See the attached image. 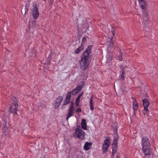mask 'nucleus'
Listing matches in <instances>:
<instances>
[{
    "label": "nucleus",
    "instance_id": "nucleus-1",
    "mask_svg": "<svg viewBox=\"0 0 158 158\" xmlns=\"http://www.w3.org/2000/svg\"><path fill=\"white\" fill-rule=\"evenodd\" d=\"M92 48V45L89 46L82 55L80 65L83 70H85L89 67L91 61L89 54Z\"/></svg>",
    "mask_w": 158,
    "mask_h": 158
},
{
    "label": "nucleus",
    "instance_id": "nucleus-2",
    "mask_svg": "<svg viewBox=\"0 0 158 158\" xmlns=\"http://www.w3.org/2000/svg\"><path fill=\"white\" fill-rule=\"evenodd\" d=\"M32 6L31 11L32 16L35 19H36L38 18L39 15L38 6L36 2H33Z\"/></svg>",
    "mask_w": 158,
    "mask_h": 158
},
{
    "label": "nucleus",
    "instance_id": "nucleus-3",
    "mask_svg": "<svg viewBox=\"0 0 158 158\" xmlns=\"http://www.w3.org/2000/svg\"><path fill=\"white\" fill-rule=\"evenodd\" d=\"M143 105L144 107V109L142 110L143 113L145 115L148 111V107L150 105V103L148 99L145 98L142 99Z\"/></svg>",
    "mask_w": 158,
    "mask_h": 158
},
{
    "label": "nucleus",
    "instance_id": "nucleus-4",
    "mask_svg": "<svg viewBox=\"0 0 158 158\" xmlns=\"http://www.w3.org/2000/svg\"><path fill=\"white\" fill-rule=\"evenodd\" d=\"M75 133L77 138L82 140L85 139L84 135L85 132L82 130L80 129L79 127H77L76 129Z\"/></svg>",
    "mask_w": 158,
    "mask_h": 158
},
{
    "label": "nucleus",
    "instance_id": "nucleus-5",
    "mask_svg": "<svg viewBox=\"0 0 158 158\" xmlns=\"http://www.w3.org/2000/svg\"><path fill=\"white\" fill-rule=\"evenodd\" d=\"M142 145L143 148H150V144L149 139L145 137H143L142 141Z\"/></svg>",
    "mask_w": 158,
    "mask_h": 158
},
{
    "label": "nucleus",
    "instance_id": "nucleus-6",
    "mask_svg": "<svg viewBox=\"0 0 158 158\" xmlns=\"http://www.w3.org/2000/svg\"><path fill=\"white\" fill-rule=\"evenodd\" d=\"M110 143V140L108 138L104 140V143L102 145L103 149L102 151L103 153H106L108 150V148Z\"/></svg>",
    "mask_w": 158,
    "mask_h": 158
},
{
    "label": "nucleus",
    "instance_id": "nucleus-7",
    "mask_svg": "<svg viewBox=\"0 0 158 158\" xmlns=\"http://www.w3.org/2000/svg\"><path fill=\"white\" fill-rule=\"evenodd\" d=\"M74 104L73 102L70 103V106L69 108L68 114L67 116L66 119L68 120L69 118L72 116L74 113Z\"/></svg>",
    "mask_w": 158,
    "mask_h": 158
},
{
    "label": "nucleus",
    "instance_id": "nucleus-8",
    "mask_svg": "<svg viewBox=\"0 0 158 158\" xmlns=\"http://www.w3.org/2000/svg\"><path fill=\"white\" fill-rule=\"evenodd\" d=\"M18 107V104L15 103L12 105L10 107L9 111L11 113H14L15 114H17Z\"/></svg>",
    "mask_w": 158,
    "mask_h": 158
},
{
    "label": "nucleus",
    "instance_id": "nucleus-9",
    "mask_svg": "<svg viewBox=\"0 0 158 158\" xmlns=\"http://www.w3.org/2000/svg\"><path fill=\"white\" fill-rule=\"evenodd\" d=\"M63 100V97L62 96H59L56 99L53 103V105L56 107H58L61 104Z\"/></svg>",
    "mask_w": 158,
    "mask_h": 158
},
{
    "label": "nucleus",
    "instance_id": "nucleus-10",
    "mask_svg": "<svg viewBox=\"0 0 158 158\" xmlns=\"http://www.w3.org/2000/svg\"><path fill=\"white\" fill-rule=\"evenodd\" d=\"M121 67L122 70L120 72H121V78L122 80H124V74L125 73V68H126V66L123 67L122 65L121 66Z\"/></svg>",
    "mask_w": 158,
    "mask_h": 158
},
{
    "label": "nucleus",
    "instance_id": "nucleus-11",
    "mask_svg": "<svg viewBox=\"0 0 158 158\" xmlns=\"http://www.w3.org/2000/svg\"><path fill=\"white\" fill-rule=\"evenodd\" d=\"M92 145V143L86 142L84 146V149L85 150L87 151L90 148Z\"/></svg>",
    "mask_w": 158,
    "mask_h": 158
},
{
    "label": "nucleus",
    "instance_id": "nucleus-12",
    "mask_svg": "<svg viewBox=\"0 0 158 158\" xmlns=\"http://www.w3.org/2000/svg\"><path fill=\"white\" fill-rule=\"evenodd\" d=\"M138 0V1L139 5L142 9H144L146 8V6L145 5L146 2H145V0Z\"/></svg>",
    "mask_w": 158,
    "mask_h": 158
},
{
    "label": "nucleus",
    "instance_id": "nucleus-13",
    "mask_svg": "<svg viewBox=\"0 0 158 158\" xmlns=\"http://www.w3.org/2000/svg\"><path fill=\"white\" fill-rule=\"evenodd\" d=\"M118 144H112V156H114L116 152Z\"/></svg>",
    "mask_w": 158,
    "mask_h": 158
},
{
    "label": "nucleus",
    "instance_id": "nucleus-14",
    "mask_svg": "<svg viewBox=\"0 0 158 158\" xmlns=\"http://www.w3.org/2000/svg\"><path fill=\"white\" fill-rule=\"evenodd\" d=\"M133 107L134 110H137L139 108L138 104L137 103L136 100L135 99L134 101L133 102Z\"/></svg>",
    "mask_w": 158,
    "mask_h": 158
},
{
    "label": "nucleus",
    "instance_id": "nucleus-15",
    "mask_svg": "<svg viewBox=\"0 0 158 158\" xmlns=\"http://www.w3.org/2000/svg\"><path fill=\"white\" fill-rule=\"evenodd\" d=\"M150 148H146L145 149L143 148V152L144 153L145 156L149 155L151 154V152L150 151Z\"/></svg>",
    "mask_w": 158,
    "mask_h": 158
},
{
    "label": "nucleus",
    "instance_id": "nucleus-16",
    "mask_svg": "<svg viewBox=\"0 0 158 158\" xmlns=\"http://www.w3.org/2000/svg\"><path fill=\"white\" fill-rule=\"evenodd\" d=\"M93 96L92 95V96H91L90 98L89 99L90 108V109L92 111L94 109V108L93 106L94 104H93Z\"/></svg>",
    "mask_w": 158,
    "mask_h": 158
},
{
    "label": "nucleus",
    "instance_id": "nucleus-17",
    "mask_svg": "<svg viewBox=\"0 0 158 158\" xmlns=\"http://www.w3.org/2000/svg\"><path fill=\"white\" fill-rule=\"evenodd\" d=\"M81 125L82 128L83 129L86 130L87 129L86 123L85 119H83L82 120Z\"/></svg>",
    "mask_w": 158,
    "mask_h": 158
},
{
    "label": "nucleus",
    "instance_id": "nucleus-18",
    "mask_svg": "<svg viewBox=\"0 0 158 158\" xmlns=\"http://www.w3.org/2000/svg\"><path fill=\"white\" fill-rule=\"evenodd\" d=\"M119 137L117 133L114 135V141L113 143V144H118V141L119 139Z\"/></svg>",
    "mask_w": 158,
    "mask_h": 158
},
{
    "label": "nucleus",
    "instance_id": "nucleus-19",
    "mask_svg": "<svg viewBox=\"0 0 158 158\" xmlns=\"http://www.w3.org/2000/svg\"><path fill=\"white\" fill-rule=\"evenodd\" d=\"M83 49V48L82 45L79 47L78 48L76 49L75 51V53L76 54H79L80 52Z\"/></svg>",
    "mask_w": 158,
    "mask_h": 158
},
{
    "label": "nucleus",
    "instance_id": "nucleus-20",
    "mask_svg": "<svg viewBox=\"0 0 158 158\" xmlns=\"http://www.w3.org/2000/svg\"><path fill=\"white\" fill-rule=\"evenodd\" d=\"M143 14L142 16L143 18V19L144 20L145 19H146V18H147V19H147L148 17V12L145 10L144 9H143Z\"/></svg>",
    "mask_w": 158,
    "mask_h": 158
},
{
    "label": "nucleus",
    "instance_id": "nucleus-21",
    "mask_svg": "<svg viewBox=\"0 0 158 158\" xmlns=\"http://www.w3.org/2000/svg\"><path fill=\"white\" fill-rule=\"evenodd\" d=\"M112 39L113 37H111L110 39V40L108 42V47H112L114 46V44L112 42Z\"/></svg>",
    "mask_w": 158,
    "mask_h": 158
},
{
    "label": "nucleus",
    "instance_id": "nucleus-22",
    "mask_svg": "<svg viewBox=\"0 0 158 158\" xmlns=\"http://www.w3.org/2000/svg\"><path fill=\"white\" fill-rule=\"evenodd\" d=\"M113 126V129L114 130V133H117V124L116 123H114Z\"/></svg>",
    "mask_w": 158,
    "mask_h": 158
},
{
    "label": "nucleus",
    "instance_id": "nucleus-23",
    "mask_svg": "<svg viewBox=\"0 0 158 158\" xmlns=\"http://www.w3.org/2000/svg\"><path fill=\"white\" fill-rule=\"evenodd\" d=\"M71 92V93L73 95H74L76 94L79 92H78V91L77 90V89L76 88L73 89Z\"/></svg>",
    "mask_w": 158,
    "mask_h": 158
},
{
    "label": "nucleus",
    "instance_id": "nucleus-24",
    "mask_svg": "<svg viewBox=\"0 0 158 158\" xmlns=\"http://www.w3.org/2000/svg\"><path fill=\"white\" fill-rule=\"evenodd\" d=\"M70 100L65 99L62 105L63 106L68 104L70 102Z\"/></svg>",
    "mask_w": 158,
    "mask_h": 158
},
{
    "label": "nucleus",
    "instance_id": "nucleus-25",
    "mask_svg": "<svg viewBox=\"0 0 158 158\" xmlns=\"http://www.w3.org/2000/svg\"><path fill=\"white\" fill-rule=\"evenodd\" d=\"M76 88L77 89V91H78V92H80L82 88V87L80 86V85L78 84Z\"/></svg>",
    "mask_w": 158,
    "mask_h": 158
},
{
    "label": "nucleus",
    "instance_id": "nucleus-26",
    "mask_svg": "<svg viewBox=\"0 0 158 158\" xmlns=\"http://www.w3.org/2000/svg\"><path fill=\"white\" fill-rule=\"evenodd\" d=\"M29 9V6L27 5L26 6L25 8V13L24 14V15H25L27 14L28 13V12Z\"/></svg>",
    "mask_w": 158,
    "mask_h": 158
},
{
    "label": "nucleus",
    "instance_id": "nucleus-27",
    "mask_svg": "<svg viewBox=\"0 0 158 158\" xmlns=\"http://www.w3.org/2000/svg\"><path fill=\"white\" fill-rule=\"evenodd\" d=\"M123 53L122 52H120L119 55V59L120 61H122L123 60Z\"/></svg>",
    "mask_w": 158,
    "mask_h": 158
},
{
    "label": "nucleus",
    "instance_id": "nucleus-28",
    "mask_svg": "<svg viewBox=\"0 0 158 158\" xmlns=\"http://www.w3.org/2000/svg\"><path fill=\"white\" fill-rule=\"evenodd\" d=\"M79 102L80 100L76 99L75 103L76 106H79Z\"/></svg>",
    "mask_w": 158,
    "mask_h": 158
},
{
    "label": "nucleus",
    "instance_id": "nucleus-29",
    "mask_svg": "<svg viewBox=\"0 0 158 158\" xmlns=\"http://www.w3.org/2000/svg\"><path fill=\"white\" fill-rule=\"evenodd\" d=\"M78 85H80V86L82 87V88L84 86V82L83 81H81L79 83Z\"/></svg>",
    "mask_w": 158,
    "mask_h": 158
},
{
    "label": "nucleus",
    "instance_id": "nucleus-30",
    "mask_svg": "<svg viewBox=\"0 0 158 158\" xmlns=\"http://www.w3.org/2000/svg\"><path fill=\"white\" fill-rule=\"evenodd\" d=\"M87 40L85 37H83L82 39V43H85L86 41Z\"/></svg>",
    "mask_w": 158,
    "mask_h": 158
},
{
    "label": "nucleus",
    "instance_id": "nucleus-31",
    "mask_svg": "<svg viewBox=\"0 0 158 158\" xmlns=\"http://www.w3.org/2000/svg\"><path fill=\"white\" fill-rule=\"evenodd\" d=\"M77 112H80L81 111V108H78L76 110Z\"/></svg>",
    "mask_w": 158,
    "mask_h": 158
},
{
    "label": "nucleus",
    "instance_id": "nucleus-32",
    "mask_svg": "<svg viewBox=\"0 0 158 158\" xmlns=\"http://www.w3.org/2000/svg\"><path fill=\"white\" fill-rule=\"evenodd\" d=\"M71 92V91L69 92L67 95L69 96V97H70V98H71V94H72Z\"/></svg>",
    "mask_w": 158,
    "mask_h": 158
},
{
    "label": "nucleus",
    "instance_id": "nucleus-33",
    "mask_svg": "<svg viewBox=\"0 0 158 158\" xmlns=\"http://www.w3.org/2000/svg\"><path fill=\"white\" fill-rule=\"evenodd\" d=\"M66 99L68 100H70L71 98H70V97H69V96H68L66 95Z\"/></svg>",
    "mask_w": 158,
    "mask_h": 158
},
{
    "label": "nucleus",
    "instance_id": "nucleus-34",
    "mask_svg": "<svg viewBox=\"0 0 158 158\" xmlns=\"http://www.w3.org/2000/svg\"><path fill=\"white\" fill-rule=\"evenodd\" d=\"M6 130H7V128L6 127H4L3 128L2 131L3 132H5Z\"/></svg>",
    "mask_w": 158,
    "mask_h": 158
},
{
    "label": "nucleus",
    "instance_id": "nucleus-35",
    "mask_svg": "<svg viewBox=\"0 0 158 158\" xmlns=\"http://www.w3.org/2000/svg\"><path fill=\"white\" fill-rule=\"evenodd\" d=\"M54 0H49L50 3L51 5L52 4V3Z\"/></svg>",
    "mask_w": 158,
    "mask_h": 158
},
{
    "label": "nucleus",
    "instance_id": "nucleus-36",
    "mask_svg": "<svg viewBox=\"0 0 158 158\" xmlns=\"http://www.w3.org/2000/svg\"><path fill=\"white\" fill-rule=\"evenodd\" d=\"M51 54L50 55H49V56H48V59L50 60V59L51 58Z\"/></svg>",
    "mask_w": 158,
    "mask_h": 158
},
{
    "label": "nucleus",
    "instance_id": "nucleus-37",
    "mask_svg": "<svg viewBox=\"0 0 158 158\" xmlns=\"http://www.w3.org/2000/svg\"><path fill=\"white\" fill-rule=\"evenodd\" d=\"M120 90H121V94H123V93H124V92H123V89H120Z\"/></svg>",
    "mask_w": 158,
    "mask_h": 158
},
{
    "label": "nucleus",
    "instance_id": "nucleus-38",
    "mask_svg": "<svg viewBox=\"0 0 158 158\" xmlns=\"http://www.w3.org/2000/svg\"><path fill=\"white\" fill-rule=\"evenodd\" d=\"M83 93V92H82L81 94H79V95H78V96L81 97L82 96Z\"/></svg>",
    "mask_w": 158,
    "mask_h": 158
},
{
    "label": "nucleus",
    "instance_id": "nucleus-39",
    "mask_svg": "<svg viewBox=\"0 0 158 158\" xmlns=\"http://www.w3.org/2000/svg\"><path fill=\"white\" fill-rule=\"evenodd\" d=\"M80 98H81V97H79V96H78L77 98H76V99L77 100H80Z\"/></svg>",
    "mask_w": 158,
    "mask_h": 158
},
{
    "label": "nucleus",
    "instance_id": "nucleus-40",
    "mask_svg": "<svg viewBox=\"0 0 158 158\" xmlns=\"http://www.w3.org/2000/svg\"><path fill=\"white\" fill-rule=\"evenodd\" d=\"M33 57H35L36 56V54L35 53H33L32 56Z\"/></svg>",
    "mask_w": 158,
    "mask_h": 158
},
{
    "label": "nucleus",
    "instance_id": "nucleus-41",
    "mask_svg": "<svg viewBox=\"0 0 158 158\" xmlns=\"http://www.w3.org/2000/svg\"><path fill=\"white\" fill-rule=\"evenodd\" d=\"M112 33L113 34V36H114L115 35V32L114 31H112Z\"/></svg>",
    "mask_w": 158,
    "mask_h": 158
},
{
    "label": "nucleus",
    "instance_id": "nucleus-42",
    "mask_svg": "<svg viewBox=\"0 0 158 158\" xmlns=\"http://www.w3.org/2000/svg\"><path fill=\"white\" fill-rule=\"evenodd\" d=\"M146 23V22H143V23H144V24L145 25H146V24H148L147 23Z\"/></svg>",
    "mask_w": 158,
    "mask_h": 158
},
{
    "label": "nucleus",
    "instance_id": "nucleus-43",
    "mask_svg": "<svg viewBox=\"0 0 158 158\" xmlns=\"http://www.w3.org/2000/svg\"><path fill=\"white\" fill-rule=\"evenodd\" d=\"M117 158H118V156H117Z\"/></svg>",
    "mask_w": 158,
    "mask_h": 158
}]
</instances>
